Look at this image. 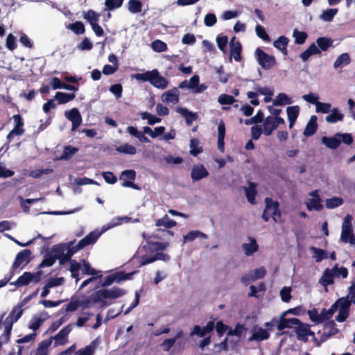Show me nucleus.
<instances>
[{
    "label": "nucleus",
    "mask_w": 355,
    "mask_h": 355,
    "mask_svg": "<svg viewBox=\"0 0 355 355\" xmlns=\"http://www.w3.org/2000/svg\"><path fill=\"white\" fill-rule=\"evenodd\" d=\"M132 78L138 81L149 82L153 87L164 89L168 87V81L162 76L156 69L147 71L145 73H137L132 75Z\"/></svg>",
    "instance_id": "1"
},
{
    "label": "nucleus",
    "mask_w": 355,
    "mask_h": 355,
    "mask_svg": "<svg viewBox=\"0 0 355 355\" xmlns=\"http://www.w3.org/2000/svg\"><path fill=\"white\" fill-rule=\"evenodd\" d=\"M14 313L15 311H11L8 316L2 322L5 326V330L0 337L4 343H7L9 341L13 324L21 318L22 311H19V312L17 313V316L15 318H13Z\"/></svg>",
    "instance_id": "2"
},
{
    "label": "nucleus",
    "mask_w": 355,
    "mask_h": 355,
    "mask_svg": "<svg viewBox=\"0 0 355 355\" xmlns=\"http://www.w3.org/2000/svg\"><path fill=\"white\" fill-rule=\"evenodd\" d=\"M126 294V291L119 287H113L110 289H100L96 291L95 300H101V298L114 300Z\"/></svg>",
    "instance_id": "3"
},
{
    "label": "nucleus",
    "mask_w": 355,
    "mask_h": 355,
    "mask_svg": "<svg viewBox=\"0 0 355 355\" xmlns=\"http://www.w3.org/2000/svg\"><path fill=\"white\" fill-rule=\"evenodd\" d=\"M255 54L259 64L261 65L263 69L268 70L275 65V58L273 55H268L262 49L257 48L255 51Z\"/></svg>",
    "instance_id": "4"
},
{
    "label": "nucleus",
    "mask_w": 355,
    "mask_h": 355,
    "mask_svg": "<svg viewBox=\"0 0 355 355\" xmlns=\"http://www.w3.org/2000/svg\"><path fill=\"white\" fill-rule=\"evenodd\" d=\"M136 171L133 169H128L122 171L119 176V179L123 181L121 182V186L123 187L132 188L135 190H140V187L133 182L136 179Z\"/></svg>",
    "instance_id": "5"
},
{
    "label": "nucleus",
    "mask_w": 355,
    "mask_h": 355,
    "mask_svg": "<svg viewBox=\"0 0 355 355\" xmlns=\"http://www.w3.org/2000/svg\"><path fill=\"white\" fill-rule=\"evenodd\" d=\"M295 325V332L299 340L306 343L308 341V336H315L314 332L311 330L309 324L300 321V323Z\"/></svg>",
    "instance_id": "6"
},
{
    "label": "nucleus",
    "mask_w": 355,
    "mask_h": 355,
    "mask_svg": "<svg viewBox=\"0 0 355 355\" xmlns=\"http://www.w3.org/2000/svg\"><path fill=\"white\" fill-rule=\"evenodd\" d=\"M72 324H69L63 327L55 336L53 337L54 340L53 346L58 347L64 345L69 342V334L72 330Z\"/></svg>",
    "instance_id": "7"
},
{
    "label": "nucleus",
    "mask_w": 355,
    "mask_h": 355,
    "mask_svg": "<svg viewBox=\"0 0 355 355\" xmlns=\"http://www.w3.org/2000/svg\"><path fill=\"white\" fill-rule=\"evenodd\" d=\"M31 251L29 249H24L21 250L15 257V261L12 263V268L17 269L24 263V266L29 263L31 261Z\"/></svg>",
    "instance_id": "8"
},
{
    "label": "nucleus",
    "mask_w": 355,
    "mask_h": 355,
    "mask_svg": "<svg viewBox=\"0 0 355 355\" xmlns=\"http://www.w3.org/2000/svg\"><path fill=\"white\" fill-rule=\"evenodd\" d=\"M66 117L72 123V130H76L82 123V117L77 108H73L65 112Z\"/></svg>",
    "instance_id": "9"
},
{
    "label": "nucleus",
    "mask_w": 355,
    "mask_h": 355,
    "mask_svg": "<svg viewBox=\"0 0 355 355\" xmlns=\"http://www.w3.org/2000/svg\"><path fill=\"white\" fill-rule=\"evenodd\" d=\"M101 233L96 232H92L85 236L83 239L79 241L76 244V250H82L84 248L94 244L99 238Z\"/></svg>",
    "instance_id": "10"
},
{
    "label": "nucleus",
    "mask_w": 355,
    "mask_h": 355,
    "mask_svg": "<svg viewBox=\"0 0 355 355\" xmlns=\"http://www.w3.org/2000/svg\"><path fill=\"white\" fill-rule=\"evenodd\" d=\"M230 56L233 57L236 62L241 61L242 46L239 41H236L235 36L231 38L230 42Z\"/></svg>",
    "instance_id": "11"
},
{
    "label": "nucleus",
    "mask_w": 355,
    "mask_h": 355,
    "mask_svg": "<svg viewBox=\"0 0 355 355\" xmlns=\"http://www.w3.org/2000/svg\"><path fill=\"white\" fill-rule=\"evenodd\" d=\"M336 268L337 265L334 266V268L331 269H325L322 277L319 279V283L324 287L333 284L334 283V277L336 275L334 270Z\"/></svg>",
    "instance_id": "12"
},
{
    "label": "nucleus",
    "mask_w": 355,
    "mask_h": 355,
    "mask_svg": "<svg viewBox=\"0 0 355 355\" xmlns=\"http://www.w3.org/2000/svg\"><path fill=\"white\" fill-rule=\"evenodd\" d=\"M284 312L281 314L279 319H277V329L282 331L286 328H291L297 323H300L298 318H286Z\"/></svg>",
    "instance_id": "13"
},
{
    "label": "nucleus",
    "mask_w": 355,
    "mask_h": 355,
    "mask_svg": "<svg viewBox=\"0 0 355 355\" xmlns=\"http://www.w3.org/2000/svg\"><path fill=\"white\" fill-rule=\"evenodd\" d=\"M39 273L40 272L32 273L31 272H24L15 282H10V284L15 285L18 288L27 286L35 279V276H39Z\"/></svg>",
    "instance_id": "14"
},
{
    "label": "nucleus",
    "mask_w": 355,
    "mask_h": 355,
    "mask_svg": "<svg viewBox=\"0 0 355 355\" xmlns=\"http://www.w3.org/2000/svg\"><path fill=\"white\" fill-rule=\"evenodd\" d=\"M209 172L203 164L195 165L191 172V178L193 182L207 178Z\"/></svg>",
    "instance_id": "15"
},
{
    "label": "nucleus",
    "mask_w": 355,
    "mask_h": 355,
    "mask_svg": "<svg viewBox=\"0 0 355 355\" xmlns=\"http://www.w3.org/2000/svg\"><path fill=\"white\" fill-rule=\"evenodd\" d=\"M180 92L177 87L168 90L162 94V100L167 103H177L179 101Z\"/></svg>",
    "instance_id": "16"
},
{
    "label": "nucleus",
    "mask_w": 355,
    "mask_h": 355,
    "mask_svg": "<svg viewBox=\"0 0 355 355\" xmlns=\"http://www.w3.org/2000/svg\"><path fill=\"white\" fill-rule=\"evenodd\" d=\"M318 117L315 115H312L310 117V119L308 123L306 125V128L303 132V135L305 137H311L313 135L317 129H318V123H317Z\"/></svg>",
    "instance_id": "17"
},
{
    "label": "nucleus",
    "mask_w": 355,
    "mask_h": 355,
    "mask_svg": "<svg viewBox=\"0 0 355 355\" xmlns=\"http://www.w3.org/2000/svg\"><path fill=\"white\" fill-rule=\"evenodd\" d=\"M248 240L250 241V243H243L242 245V248L246 256H251L258 251L259 245L254 238L249 236Z\"/></svg>",
    "instance_id": "18"
},
{
    "label": "nucleus",
    "mask_w": 355,
    "mask_h": 355,
    "mask_svg": "<svg viewBox=\"0 0 355 355\" xmlns=\"http://www.w3.org/2000/svg\"><path fill=\"white\" fill-rule=\"evenodd\" d=\"M321 142L327 148L334 150L340 146L341 144V139H340L338 137L336 136L335 134L333 137H322L321 139Z\"/></svg>",
    "instance_id": "19"
},
{
    "label": "nucleus",
    "mask_w": 355,
    "mask_h": 355,
    "mask_svg": "<svg viewBox=\"0 0 355 355\" xmlns=\"http://www.w3.org/2000/svg\"><path fill=\"white\" fill-rule=\"evenodd\" d=\"M52 342V336L41 341L36 349L35 355H49V348L51 345Z\"/></svg>",
    "instance_id": "20"
},
{
    "label": "nucleus",
    "mask_w": 355,
    "mask_h": 355,
    "mask_svg": "<svg viewBox=\"0 0 355 355\" xmlns=\"http://www.w3.org/2000/svg\"><path fill=\"white\" fill-rule=\"evenodd\" d=\"M288 119L289 121V128H292L293 125L295 123L299 114L300 107L298 105L290 106L286 109Z\"/></svg>",
    "instance_id": "21"
},
{
    "label": "nucleus",
    "mask_w": 355,
    "mask_h": 355,
    "mask_svg": "<svg viewBox=\"0 0 355 355\" xmlns=\"http://www.w3.org/2000/svg\"><path fill=\"white\" fill-rule=\"evenodd\" d=\"M256 187L257 184L255 183L250 182L249 187L245 188L246 198L251 205L256 204V196L257 194Z\"/></svg>",
    "instance_id": "22"
},
{
    "label": "nucleus",
    "mask_w": 355,
    "mask_h": 355,
    "mask_svg": "<svg viewBox=\"0 0 355 355\" xmlns=\"http://www.w3.org/2000/svg\"><path fill=\"white\" fill-rule=\"evenodd\" d=\"M270 338V334L266 329L259 327L257 331L253 332L252 335L248 338L249 341H262Z\"/></svg>",
    "instance_id": "23"
},
{
    "label": "nucleus",
    "mask_w": 355,
    "mask_h": 355,
    "mask_svg": "<svg viewBox=\"0 0 355 355\" xmlns=\"http://www.w3.org/2000/svg\"><path fill=\"white\" fill-rule=\"evenodd\" d=\"M68 245L67 252L64 253L60 259V265H64L65 263L71 261V257L79 250H76V245H73V242H69Z\"/></svg>",
    "instance_id": "24"
},
{
    "label": "nucleus",
    "mask_w": 355,
    "mask_h": 355,
    "mask_svg": "<svg viewBox=\"0 0 355 355\" xmlns=\"http://www.w3.org/2000/svg\"><path fill=\"white\" fill-rule=\"evenodd\" d=\"M12 119L15 123V127L12 130L16 132V135H22L24 133L25 130L24 128V123L21 116L19 114H15L12 116Z\"/></svg>",
    "instance_id": "25"
},
{
    "label": "nucleus",
    "mask_w": 355,
    "mask_h": 355,
    "mask_svg": "<svg viewBox=\"0 0 355 355\" xmlns=\"http://www.w3.org/2000/svg\"><path fill=\"white\" fill-rule=\"evenodd\" d=\"M263 125V134L266 136H270L277 128V124L275 123L271 116H268L264 119Z\"/></svg>",
    "instance_id": "26"
},
{
    "label": "nucleus",
    "mask_w": 355,
    "mask_h": 355,
    "mask_svg": "<svg viewBox=\"0 0 355 355\" xmlns=\"http://www.w3.org/2000/svg\"><path fill=\"white\" fill-rule=\"evenodd\" d=\"M289 39L284 35L280 36L277 40L273 42V46L281 51L284 55H287V46Z\"/></svg>",
    "instance_id": "27"
},
{
    "label": "nucleus",
    "mask_w": 355,
    "mask_h": 355,
    "mask_svg": "<svg viewBox=\"0 0 355 355\" xmlns=\"http://www.w3.org/2000/svg\"><path fill=\"white\" fill-rule=\"evenodd\" d=\"M340 239L344 243L355 245V236L353 234L352 227L342 228Z\"/></svg>",
    "instance_id": "28"
},
{
    "label": "nucleus",
    "mask_w": 355,
    "mask_h": 355,
    "mask_svg": "<svg viewBox=\"0 0 355 355\" xmlns=\"http://www.w3.org/2000/svg\"><path fill=\"white\" fill-rule=\"evenodd\" d=\"M177 223L171 220L167 214H165L162 218L157 219L155 222L157 227H164L166 229H170L175 227Z\"/></svg>",
    "instance_id": "29"
},
{
    "label": "nucleus",
    "mask_w": 355,
    "mask_h": 355,
    "mask_svg": "<svg viewBox=\"0 0 355 355\" xmlns=\"http://www.w3.org/2000/svg\"><path fill=\"white\" fill-rule=\"evenodd\" d=\"M309 250L312 253V257L315 259L316 262H320L328 257L327 252L322 249L311 246Z\"/></svg>",
    "instance_id": "30"
},
{
    "label": "nucleus",
    "mask_w": 355,
    "mask_h": 355,
    "mask_svg": "<svg viewBox=\"0 0 355 355\" xmlns=\"http://www.w3.org/2000/svg\"><path fill=\"white\" fill-rule=\"evenodd\" d=\"M75 97L74 93L68 94L61 92H57L55 95V98L58 101V104H65L73 100Z\"/></svg>",
    "instance_id": "31"
},
{
    "label": "nucleus",
    "mask_w": 355,
    "mask_h": 355,
    "mask_svg": "<svg viewBox=\"0 0 355 355\" xmlns=\"http://www.w3.org/2000/svg\"><path fill=\"white\" fill-rule=\"evenodd\" d=\"M331 113L325 117L327 123H336L343 119L344 115L340 113L338 108H334L331 110Z\"/></svg>",
    "instance_id": "32"
},
{
    "label": "nucleus",
    "mask_w": 355,
    "mask_h": 355,
    "mask_svg": "<svg viewBox=\"0 0 355 355\" xmlns=\"http://www.w3.org/2000/svg\"><path fill=\"white\" fill-rule=\"evenodd\" d=\"M178 112L184 117L186 123L188 125H191L193 121L196 120L197 115L196 113H193L189 111L187 108L178 107Z\"/></svg>",
    "instance_id": "33"
},
{
    "label": "nucleus",
    "mask_w": 355,
    "mask_h": 355,
    "mask_svg": "<svg viewBox=\"0 0 355 355\" xmlns=\"http://www.w3.org/2000/svg\"><path fill=\"white\" fill-rule=\"evenodd\" d=\"M96 297V291L91 294L88 297L80 300V305L82 310H85L86 309L91 308L94 306V304H97L98 301L95 300Z\"/></svg>",
    "instance_id": "34"
},
{
    "label": "nucleus",
    "mask_w": 355,
    "mask_h": 355,
    "mask_svg": "<svg viewBox=\"0 0 355 355\" xmlns=\"http://www.w3.org/2000/svg\"><path fill=\"white\" fill-rule=\"evenodd\" d=\"M83 18L90 24L97 23L99 20L100 14L96 12L93 10H89L83 12Z\"/></svg>",
    "instance_id": "35"
},
{
    "label": "nucleus",
    "mask_w": 355,
    "mask_h": 355,
    "mask_svg": "<svg viewBox=\"0 0 355 355\" xmlns=\"http://www.w3.org/2000/svg\"><path fill=\"white\" fill-rule=\"evenodd\" d=\"M316 43L320 51H327L333 44V40L331 38L327 37H318L316 40Z\"/></svg>",
    "instance_id": "36"
},
{
    "label": "nucleus",
    "mask_w": 355,
    "mask_h": 355,
    "mask_svg": "<svg viewBox=\"0 0 355 355\" xmlns=\"http://www.w3.org/2000/svg\"><path fill=\"white\" fill-rule=\"evenodd\" d=\"M96 340H93L90 345L78 349L76 352V355H94L96 347Z\"/></svg>",
    "instance_id": "37"
},
{
    "label": "nucleus",
    "mask_w": 355,
    "mask_h": 355,
    "mask_svg": "<svg viewBox=\"0 0 355 355\" xmlns=\"http://www.w3.org/2000/svg\"><path fill=\"white\" fill-rule=\"evenodd\" d=\"M200 237L202 239H207V236L202 232L198 230H193L188 232L183 236L184 242H191L194 241L196 238Z\"/></svg>",
    "instance_id": "38"
},
{
    "label": "nucleus",
    "mask_w": 355,
    "mask_h": 355,
    "mask_svg": "<svg viewBox=\"0 0 355 355\" xmlns=\"http://www.w3.org/2000/svg\"><path fill=\"white\" fill-rule=\"evenodd\" d=\"M165 127L164 126H159L155 128L154 130L148 126L144 127V133L148 134L152 138H156L158 136H160L164 133Z\"/></svg>",
    "instance_id": "39"
},
{
    "label": "nucleus",
    "mask_w": 355,
    "mask_h": 355,
    "mask_svg": "<svg viewBox=\"0 0 355 355\" xmlns=\"http://www.w3.org/2000/svg\"><path fill=\"white\" fill-rule=\"evenodd\" d=\"M78 151V148L72 146H67L64 148L61 159L69 160Z\"/></svg>",
    "instance_id": "40"
},
{
    "label": "nucleus",
    "mask_w": 355,
    "mask_h": 355,
    "mask_svg": "<svg viewBox=\"0 0 355 355\" xmlns=\"http://www.w3.org/2000/svg\"><path fill=\"white\" fill-rule=\"evenodd\" d=\"M128 10L131 13H139L142 10V3L139 0H129Z\"/></svg>",
    "instance_id": "41"
},
{
    "label": "nucleus",
    "mask_w": 355,
    "mask_h": 355,
    "mask_svg": "<svg viewBox=\"0 0 355 355\" xmlns=\"http://www.w3.org/2000/svg\"><path fill=\"white\" fill-rule=\"evenodd\" d=\"M190 148L189 153L194 157L203 151L202 147L199 146V141L195 138L190 140Z\"/></svg>",
    "instance_id": "42"
},
{
    "label": "nucleus",
    "mask_w": 355,
    "mask_h": 355,
    "mask_svg": "<svg viewBox=\"0 0 355 355\" xmlns=\"http://www.w3.org/2000/svg\"><path fill=\"white\" fill-rule=\"evenodd\" d=\"M351 60L347 53L340 55L334 64V68H338L341 66H346L350 62Z\"/></svg>",
    "instance_id": "43"
},
{
    "label": "nucleus",
    "mask_w": 355,
    "mask_h": 355,
    "mask_svg": "<svg viewBox=\"0 0 355 355\" xmlns=\"http://www.w3.org/2000/svg\"><path fill=\"white\" fill-rule=\"evenodd\" d=\"M292 103L291 98L284 93H279L276 98L273 101V105L281 106L283 105L291 104Z\"/></svg>",
    "instance_id": "44"
},
{
    "label": "nucleus",
    "mask_w": 355,
    "mask_h": 355,
    "mask_svg": "<svg viewBox=\"0 0 355 355\" xmlns=\"http://www.w3.org/2000/svg\"><path fill=\"white\" fill-rule=\"evenodd\" d=\"M58 258V256H53L50 253L46 254L42 262L39 264L38 268L50 267L54 264Z\"/></svg>",
    "instance_id": "45"
},
{
    "label": "nucleus",
    "mask_w": 355,
    "mask_h": 355,
    "mask_svg": "<svg viewBox=\"0 0 355 355\" xmlns=\"http://www.w3.org/2000/svg\"><path fill=\"white\" fill-rule=\"evenodd\" d=\"M67 28L76 35L83 34L85 32V26L83 23L80 21L69 24Z\"/></svg>",
    "instance_id": "46"
},
{
    "label": "nucleus",
    "mask_w": 355,
    "mask_h": 355,
    "mask_svg": "<svg viewBox=\"0 0 355 355\" xmlns=\"http://www.w3.org/2000/svg\"><path fill=\"white\" fill-rule=\"evenodd\" d=\"M116 151L120 153H124L128 155H135L137 153V148L129 144H125L119 146L116 148Z\"/></svg>",
    "instance_id": "47"
},
{
    "label": "nucleus",
    "mask_w": 355,
    "mask_h": 355,
    "mask_svg": "<svg viewBox=\"0 0 355 355\" xmlns=\"http://www.w3.org/2000/svg\"><path fill=\"white\" fill-rule=\"evenodd\" d=\"M264 114L263 112L261 110H259L256 115L254 116L247 119L245 120L244 123L247 125H250L252 124H258L259 123H261L263 121Z\"/></svg>",
    "instance_id": "48"
},
{
    "label": "nucleus",
    "mask_w": 355,
    "mask_h": 355,
    "mask_svg": "<svg viewBox=\"0 0 355 355\" xmlns=\"http://www.w3.org/2000/svg\"><path fill=\"white\" fill-rule=\"evenodd\" d=\"M124 0H105V10H114L119 8L123 5Z\"/></svg>",
    "instance_id": "49"
},
{
    "label": "nucleus",
    "mask_w": 355,
    "mask_h": 355,
    "mask_svg": "<svg viewBox=\"0 0 355 355\" xmlns=\"http://www.w3.org/2000/svg\"><path fill=\"white\" fill-rule=\"evenodd\" d=\"M343 199L340 197H333L326 200V207L328 209H334L342 205Z\"/></svg>",
    "instance_id": "50"
},
{
    "label": "nucleus",
    "mask_w": 355,
    "mask_h": 355,
    "mask_svg": "<svg viewBox=\"0 0 355 355\" xmlns=\"http://www.w3.org/2000/svg\"><path fill=\"white\" fill-rule=\"evenodd\" d=\"M237 100L234 96L226 94H220L218 98V102L222 105H232Z\"/></svg>",
    "instance_id": "51"
},
{
    "label": "nucleus",
    "mask_w": 355,
    "mask_h": 355,
    "mask_svg": "<svg viewBox=\"0 0 355 355\" xmlns=\"http://www.w3.org/2000/svg\"><path fill=\"white\" fill-rule=\"evenodd\" d=\"M244 324L238 323L236 324L234 329H230L227 333L228 336H236L238 337H241L243 333V331L245 330Z\"/></svg>",
    "instance_id": "52"
},
{
    "label": "nucleus",
    "mask_w": 355,
    "mask_h": 355,
    "mask_svg": "<svg viewBox=\"0 0 355 355\" xmlns=\"http://www.w3.org/2000/svg\"><path fill=\"white\" fill-rule=\"evenodd\" d=\"M337 8H329L324 10L320 15V18L325 21H331L337 14Z\"/></svg>",
    "instance_id": "53"
},
{
    "label": "nucleus",
    "mask_w": 355,
    "mask_h": 355,
    "mask_svg": "<svg viewBox=\"0 0 355 355\" xmlns=\"http://www.w3.org/2000/svg\"><path fill=\"white\" fill-rule=\"evenodd\" d=\"M339 310H348L351 306V301L348 299V296L338 298L336 301Z\"/></svg>",
    "instance_id": "54"
},
{
    "label": "nucleus",
    "mask_w": 355,
    "mask_h": 355,
    "mask_svg": "<svg viewBox=\"0 0 355 355\" xmlns=\"http://www.w3.org/2000/svg\"><path fill=\"white\" fill-rule=\"evenodd\" d=\"M135 272L126 273L123 271H120L115 272L113 275L114 276L116 282L119 283L121 281L131 279Z\"/></svg>",
    "instance_id": "55"
},
{
    "label": "nucleus",
    "mask_w": 355,
    "mask_h": 355,
    "mask_svg": "<svg viewBox=\"0 0 355 355\" xmlns=\"http://www.w3.org/2000/svg\"><path fill=\"white\" fill-rule=\"evenodd\" d=\"M51 172H53V170L50 169V168L34 169V170H30L28 171V175L33 178H39L42 175H47Z\"/></svg>",
    "instance_id": "56"
},
{
    "label": "nucleus",
    "mask_w": 355,
    "mask_h": 355,
    "mask_svg": "<svg viewBox=\"0 0 355 355\" xmlns=\"http://www.w3.org/2000/svg\"><path fill=\"white\" fill-rule=\"evenodd\" d=\"M147 244L148 245V248L150 250H162L166 249L168 246V243L167 242H152L150 241H147Z\"/></svg>",
    "instance_id": "57"
},
{
    "label": "nucleus",
    "mask_w": 355,
    "mask_h": 355,
    "mask_svg": "<svg viewBox=\"0 0 355 355\" xmlns=\"http://www.w3.org/2000/svg\"><path fill=\"white\" fill-rule=\"evenodd\" d=\"M293 36L296 44H302L305 42L308 35L306 32L295 30L293 32Z\"/></svg>",
    "instance_id": "58"
},
{
    "label": "nucleus",
    "mask_w": 355,
    "mask_h": 355,
    "mask_svg": "<svg viewBox=\"0 0 355 355\" xmlns=\"http://www.w3.org/2000/svg\"><path fill=\"white\" fill-rule=\"evenodd\" d=\"M265 203H266V207L263 211L262 214V218L266 221L268 222L270 218V216L273 217L272 214H270L268 213V209H270L271 205H272V198H265Z\"/></svg>",
    "instance_id": "59"
},
{
    "label": "nucleus",
    "mask_w": 355,
    "mask_h": 355,
    "mask_svg": "<svg viewBox=\"0 0 355 355\" xmlns=\"http://www.w3.org/2000/svg\"><path fill=\"white\" fill-rule=\"evenodd\" d=\"M152 48L156 52H164L167 50V44L159 40H156L152 42Z\"/></svg>",
    "instance_id": "60"
},
{
    "label": "nucleus",
    "mask_w": 355,
    "mask_h": 355,
    "mask_svg": "<svg viewBox=\"0 0 355 355\" xmlns=\"http://www.w3.org/2000/svg\"><path fill=\"white\" fill-rule=\"evenodd\" d=\"M257 35L265 42H270V37L266 32L265 28L261 25H257L255 28Z\"/></svg>",
    "instance_id": "61"
},
{
    "label": "nucleus",
    "mask_w": 355,
    "mask_h": 355,
    "mask_svg": "<svg viewBox=\"0 0 355 355\" xmlns=\"http://www.w3.org/2000/svg\"><path fill=\"white\" fill-rule=\"evenodd\" d=\"M17 46L16 37L12 33L8 34L6 38V46L10 51H13L17 48Z\"/></svg>",
    "instance_id": "62"
},
{
    "label": "nucleus",
    "mask_w": 355,
    "mask_h": 355,
    "mask_svg": "<svg viewBox=\"0 0 355 355\" xmlns=\"http://www.w3.org/2000/svg\"><path fill=\"white\" fill-rule=\"evenodd\" d=\"M331 105L330 103L318 102L316 104V112L327 114L331 112Z\"/></svg>",
    "instance_id": "63"
},
{
    "label": "nucleus",
    "mask_w": 355,
    "mask_h": 355,
    "mask_svg": "<svg viewBox=\"0 0 355 355\" xmlns=\"http://www.w3.org/2000/svg\"><path fill=\"white\" fill-rule=\"evenodd\" d=\"M110 92H112L116 98H119L122 96L123 87L121 84H114L110 86Z\"/></svg>",
    "instance_id": "64"
}]
</instances>
